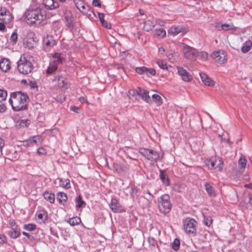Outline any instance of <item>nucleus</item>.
I'll return each mask as SVG.
<instances>
[{"label": "nucleus", "instance_id": "obj_1", "mask_svg": "<svg viewBox=\"0 0 252 252\" xmlns=\"http://www.w3.org/2000/svg\"><path fill=\"white\" fill-rule=\"evenodd\" d=\"M29 97L27 94L21 92H16L11 94L9 101L15 111L24 110L27 109Z\"/></svg>", "mask_w": 252, "mask_h": 252}, {"label": "nucleus", "instance_id": "obj_2", "mask_svg": "<svg viewBox=\"0 0 252 252\" xmlns=\"http://www.w3.org/2000/svg\"><path fill=\"white\" fill-rule=\"evenodd\" d=\"M24 15L26 22L30 25L39 24L46 18L45 11L39 7H30Z\"/></svg>", "mask_w": 252, "mask_h": 252}, {"label": "nucleus", "instance_id": "obj_3", "mask_svg": "<svg viewBox=\"0 0 252 252\" xmlns=\"http://www.w3.org/2000/svg\"><path fill=\"white\" fill-rule=\"evenodd\" d=\"M17 64V69L21 74H28L32 72L33 69L32 59L28 55H22Z\"/></svg>", "mask_w": 252, "mask_h": 252}, {"label": "nucleus", "instance_id": "obj_4", "mask_svg": "<svg viewBox=\"0 0 252 252\" xmlns=\"http://www.w3.org/2000/svg\"><path fill=\"white\" fill-rule=\"evenodd\" d=\"M65 61V55L62 53H54L51 54L49 65L46 70L47 74H51L55 72L58 66Z\"/></svg>", "mask_w": 252, "mask_h": 252}, {"label": "nucleus", "instance_id": "obj_5", "mask_svg": "<svg viewBox=\"0 0 252 252\" xmlns=\"http://www.w3.org/2000/svg\"><path fill=\"white\" fill-rule=\"evenodd\" d=\"M158 207L159 212L162 214H167L171 210L172 203L169 195L165 194L158 198Z\"/></svg>", "mask_w": 252, "mask_h": 252}, {"label": "nucleus", "instance_id": "obj_6", "mask_svg": "<svg viewBox=\"0 0 252 252\" xmlns=\"http://www.w3.org/2000/svg\"><path fill=\"white\" fill-rule=\"evenodd\" d=\"M182 51L184 57L189 60L194 61L198 57V51L193 47L188 46L184 43L182 44Z\"/></svg>", "mask_w": 252, "mask_h": 252}, {"label": "nucleus", "instance_id": "obj_7", "mask_svg": "<svg viewBox=\"0 0 252 252\" xmlns=\"http://www.w3.org/2000/svg\"><path fill=\"white\" fill-rule=\"evenodd\" d=\"M139 152L143 157L149 160L156 161L159 159V154L153 150L141 148L139 149Z\"/></svg>", "mask_w": 252, "mask_h": 252}, {"label": "nucleus", "instance_id": "obj_8", "mask_svg": "<svg viewBox=\"0 0 252 252\" xmlns=\"http://www.w3.org/2000/svg\"><path fill=\"white\" fill-rule=\"evenodd\" d=\"M184 230L189 234L193 233L196 231V221L193 219L187 218L183 222Z\"/></svg>", "mask_w": 252, "mask_h": 252}, {"label": "nucleus", "instance_id": "obj_9", "mask_svg": "<svg viewBox=\"0 0 252 252\" xmlns=\"http://www.w3.org/2000/svg\"><path fill=\"white\" fill-rule=\"evenodd\" d=\"M177 70L178 75L183 81L186 82H190L192 81L193 79L192 75L183 67L178 66Z\"/></svg>", "mask_w": 252, "mask_h": 252}, {"label": "nucleus", "instance_id": "obj_10", "mask_svg": "<svg viewBox=\"0 0 252 252\" xmlns=\"http://www.w3.org/2000/svg\"><path fill=\"white\" fill-rule=\"evenodd\" d=\"M56 43V40L51 35L47 34L43 38V46L45 51H47V48H51L53 47Z\"/></svg>", "mask_w": 252, "mask_h": 252}, {"label": "nucleus", "instance_id": "obj_11", "mask_svg": "<svg viewBox=\"0 0 252 252\" xmlns=\"http://www.w3.org/2000/svg\"><path fill=\"white\" fill-rule=\"evenodd\" d=\"M212 56L215 61L219 64H222L226 61L225 55L223 50L214 52Z\"/></svg>", "mask_w": 252, "mask_h": 252}, {"label": "nucleus", "instance_id": "obj_12", "mask_svg": "<svg viewBox=\"0 0 252 252\" xmlns=\"http://www.w3.org/2000/svg\"><path fill=\"white\" fill-rule=\"evenodd\" d=\"M186 32V29L181 26H172L168 30V33L173 36L177 35L179 33L183 34Z\"/></svg>", "mask_w": 252, "mask_h": 252}, {"label": "nucleus", "instance_id": "obj_13", "mask_svg": "<svg viewBox=\"0 0 252 252\" xmlns=\"http://www.w3.org/2000/svg\"><path fill=\"white\" fill-rule=\"evenodd\" d=\"M54 183L55 185L65 189H68L70 188V180L67 179L58 178L55 180Z\"/></svg>", "mask_w": 252, "mask_h": 252}, {"label": "nucleus", "instance_id": "obj_14", "mask_svg": "<svg viewBox=\"0 0 252 252\" xmlns=\"http://www.w3.org/2000/svg\"><path fill=\"white\" fill-rule=\"evenodd\" d=\"M54 81H58V85L60 88L66 89L68 88V82L65 78L61 75L55 76Z\"/></svg>", "mask_w": 252, "mask_h": 252}, {"label": "nucleus", "instance_id": "obj_15", "mask_svg": "<svg viewBox=\"0 0 252 252\" xmlns=\"http://www.w3.org/2000/svg\"><path fill=\"white\" fill-rule=\"evenodd\" d=\"M201 81L203 82V83L208 86H214L215 82V81L211 79L206 73L204 72H200L199 73Z\"/></svg>", "mask_w": 252, "mask_h": 252}, {"label": "nucleus", "instance_id": "obj_16", "mask_svg": "<svg viewBox=\"0 0 252 252\" xmlns=\"http://www.w3.org/2000/svg\"><path fill=\"white\" fill-rule=\"evenodd\" d=\"M238 172L242 174L247 165V160L244 156H241L238 161Z\"/></svg>", "mask_w": 252, "mask_h": 252}, {"label": "nucleus", "instance_id": "obj_17", "mask_svg": "<svg viewBox=\"0 0 252 252\" xmlns=\"http://www.w3.org/2000/svg\"><path fill=\"white\" fill-rule=\"evenodd\" d=\"M136 93L138 95H141L142 99L147 103L151 102V99L149 95V92L146 90H141L140 88H138L136 90Z\"/></svg>", "mask_w": 252, "mask_h": 252}, {"label": "nucleus", "instance_id": "obj_18", "mask_svg": "<svg viewBox=\"0 0 252 252\" xmlns=\"http://www.w3.org/2000/svg\"><path fill=\"white\" fill-rule=\"evenodd\" d=\"M43 3L46 8L53 9L59 7L56 0H43Z\"/></svg>", "mask_w": 252, "mask_h": 252}, {"label": "nucleus", "instance_id": "obj_19", "mask_svg": "<svg viewBox=\"0 0 252 252\" xmlns=\"http://www.w3.org/2000/svg\"><path fill=\"white\" fill-rule=\"evenodd\" d=\"M0 68L3 72H6L10 68V63L7 59H1L0 61Z\"/></svg>", "mask_w": 252, "mask_h": 252}, {"label": "nucleus", "instance_id": "obj_20", "mask_svg": "<svg viewBox=\"0 0 252 252\" xmlns=\"http://www.w3.org/2000/svg\"><path fill=\"white\" fill-rule=\"evenodd\" d=\"M109 206L111 210L114 213L119 212L121 210V206L119 203L118 200L115 198L111 199Z\"/></svg>", "mask_w": 252, "mask_h": 252}, {"label": "nucleus", "instance_id": "obj_21", "mask_svg": "<svg viewBox=\"0 0 252 252\" xmlns=\"http://www.w3.org/2000/svg\"><path fill=\"white\" fill-rule=\"evenodd\" d=\"M159 178L163 184L165 186H168L170 185V180L168 175L166 173L164 170H159Z\"/></svg>", "mask_w": 252, "mask_h": 252}, {"label": "nucleus", "instance_id": "obj_22", "mask_svg": "<svg viewBox=\"0 0 252 252\" xmlns=\"http://www.w3.org/2000/svg\"><path fill=\"white\" fill-rule=\"evenodd\" d=\"M8 234L11 238L16 239L21 236V232L18 228H13L8 231Z\"/></svg>", "mask_w": 252, "mask_h": 252}, {"label": "nucleus", "instance_id": "obj_23", "mask_svg": "<svg viewBox=\"0 0 252 252\" xmlns=\"http://www.w3.org/2000/svg\"><path fill=\"white\" fill-rule=\"evenodd\" d=\"M57 199L60 204L64 205L67 200V196L64 192H59L57 194Z\"/></svg>", "mask_w": 252, "mask_h": 252}, {"label": "nucleus", "instance_id": "obj_24", "mask_svg": "<svg viewBox=\"0 0 252 252\" xmlns=\"http://www.w3.org/2000/svg\"><path fill=\"white\" fill-rule=\"evenodd\" d=\"M216 27L219 30H224V31H228L230 30H235L236 29V27L233 25V24H224L221 25L220 27V24L217 23Z\"/></svg>", "mask_w": 252, "mask_h": 252}, {"label": "nucleus", "instance_id": "obj_25", "mask_svg": "<svg viewBox=\"0 0 252 252\" xmlns=\"http://www.w3.org/2000/svg\"><path fill=\"white\" fill-rule=\"evenodd\" d=\"M155 26L153 21L148 20L144 22L143 29L146 32H149L153 30Z\"/></svg>", "mask_w": 252, "mask_h": 252}, {"label": "nucleus", "instance_id": "obj_26", "mask_svg": "<svg viewBox=\"0 0 252 252\" xmlns=\"http://www.w3.org/2000/svg\"><path fill=\"white\" fill-rule=\"evenodd\" d=\"M252 42L251 40H248L243 43V46L242 47L241 50L244 53H246L249 52L252 47Z\"/></svg>", "mask_w": 252, "mask_h": 252}, {"label": "nucleus", "instance_id": "obj_27", "mask_svg": "<svg viewBox=\"0 0 252 252\" xmlns=\"http://www.w3.org/2000/svg\"><path fill=\"white\" fill-rule=\"evenodd\" d=\"M38 218L42 221H45L47 220L48 215L47 212L44 210H41L36 213Z\"/></svg>", "mask_w": 252, "mask_h": 252}, {"label": "nucleus", "instance_id": "obj_28", "mask_svg": "<svg viewBox=\"0 0 252 252\" xmlns=\"http://www.w3.org/2000/svg\"><path fill=\"white\" fill-rule=\"evenodd\" d=\"M205 186L206 190L210 196L213 197L216 196V193L214 188L209 183H206Z\"/></svg>", "mask_w": 252, "mask_h": 252}, {"label": "nucleus", "instance_id": "obj_29", "mask_svg": "<svg viewBox=\"0 0 252 252\" xmlns=\"http://www.w3.org/2000/svg\"><path fill=\"white\" fill-rule=\"evenodd\" d=\"M66 222L71 226H75L79 224L81 222V220L79 217L76 216L69 219L66 220Z\"/></svg>", "mask_w": 252, "mask_h": 252}, {"label": "nucleus", "instance_id": "obj_30", "mask_svg": "<svg viewBox=\"0 0 252 252\" xmlns=\"http://www.w3.org/2000/svg\"><path fill=\"white\" fill-rule=\"evenodd\" d=\"M43 196L45 199L51 203H53L55 201V194L53 193H49L48 191H45L43 193Z\"/></svg>", "mask_w": 252, "mask_h": 252}, {"label": "nucleus", "instance_id": "obj_31", "mask_svg": "<svg viewBox=\"0 0 252 252\" xmlns=\"http://www.w3.org/2000/svg\"><path fill=\"white\" fill-rule=\"evenodd\" d=\"M149 246L152 250L158 249L156 240L152 237H149L147 240Z\"/></svg>", "mask_w": 252, "mask_h": 252}, {"label": "nucleus", "instance_id": "obj_32", "mask_svg": "<svg viewBox=\"0 0 252 252\" xmlns=\"http://www.w3.org/2000/svg\"><path fill=\"white\" fill-rule=\"evenodd\" d=\"M31 137L32 138V141L33 145L35 144V145H38L41 144L42 140H43L42 138L41 137V136L39 135H38L33 136Z\"/></svg>", "mask_w": 252, "mask_h": 252}, {"label": "nucleus", "instance_id": "obj_33", "mask_svg": "<svg viewBox=\"0 0 252 252\" xmlns=\"http://www.w3.org/2000/svg\"><path fill=\"white\" fill-rule=\"evenodd\" d=\"M157 64L158 66L162 69L167 70L168 66L165 61L162 60L158 59L157 60Z\"/></svg>", "mask_w": 252, "mask_h": 252}, {"label": "nucleus", "instance_id": "obj_34", "mask_svg": "<svg viewBox=\"0 0 252 252\" xmlns=\"http://www.w3.org/2000/svg\"><path fill=\"white\" fill-rule=\"evenodd\" d=\"M217 157H212L211 158H210L209 160H207L206 161V164L208 165L210 164L211 167L212 168H215L216 169V163H217Z\"/></svg>", "mask_w": 252, "mask_h": 252}, {"label": "nucleus", "instance_id": "obj_35", "mask_svg": "<svg viewBox=\"0 0 252 252\" xmlns=\"http://www.w3.org/2000/svg\"><path fill=\"white\" fill-rule=\"evenodd\" d=\"M155 35L158 37H163L166 35V32L163 29H156Z\"/></svg>", "mask_w": 252, "mask_h": 252}, {"label": "nucleus", "instance_id": "obj_36", "mask_svg": "<svg viewBox=\"0 0 252 252\" xmlns=\"http://www.w3.org/2000/svg\"><path fill=\"white\" fill-rule=\"evenodd\" d=\"M12 19V16L11 13H9L7 14L6 15H4L3 17L0 18V20L1 21L5 23H9Z\"/></svg>", "mask_w": 252, "mask_h": 252}, {"label": "nucleus", "instance_id": "obj_37", "mask_svg": "<svg viewBox=\"0 0 252 252\" xmlns=\"http://www.w3.org/2000/svg\"><path fill=\"white\" fill-rule=\"evenodd\" d=\"M76 208H81L85 204V202L82 200V197L79 195L76 198Z\"/></svg>", "mask_w": 252, "mask_h": 252}, {"label": "nucleus", "instance_id": "obj_38", "mask_svg": "<svg viewBox=\"0 0 252 252\" xmlns=\"http://www.w3.org/2000/svg\"><path fill=\"white\" fill-rule=\"evenodd\" d=\"M23 228L24 229H25L26 230L32 231H33L35 229L36 225L34 224H32V223H29V224H25L23 226Z\"/></svg>", "mask_w": 252, "mask_h": 252}, {"label": "nucleus", "instance_id": "obj_39", "mask_svg": "<svg viewBox=\"0 0 252 252\" xmlns=\"http://www.w3.org/2000/svg\"><path fill=\"white\" fill-rule=\"evenodd\" d=\"M152 98L157 105H160L162 103L161 98L159 95L154 94L152 95Z\"/></svg>", "mask_w": 252, "mask_h": 252}, {"label": "nucleus", "instance_id": "obj_40", "mask_svg": "<svg viewBox=\"0 0 252 252\" xmlns=\"http://www.w3.org/2000/svg\"><path fill=\"white\" fill-rule=\"evenodd\" d=\"M180 242L179 239L176 238L172 244V247L173 249H174L175 251H177L180 248Z\"/></svg>", "mask_w": 252, "mask_h": 252}, {"label": "nucleus", "instance_id": "obj_41", "mask_svg": "<svg viewBox=\"0 0 252 252\" xmlns=\"http://www.w3.org/2000/svg\"><path fill=\"white\" fill-rule=\"evenodd\" d=\"M24 43L26 45V47L29 49L33 48L35 44L33 40L32 39H30V41L25 40Z\"/></svg>", "mask_w": 252, "mask_h": 252}, {"label": "nucleus", "instance_id": "obj_42", "mask_svg": "<svg viewBox=\"0 0 252 252\" xmlns=\"http://www.w3.org/2000/svg\"><path fill=\"white\" fill-rule=\"evenodd\" d=\"M217 163H216V169L220 171L222 168L223 161L219 157L217 158Z\"/></svg>", "mask_w": 252, "mask_h": 252}, {"label": "nucleus", "instance_id": "obj_43", "mask_svg": "<svg viewBox=\"0 0 252 252\" xmlns=\"http://www.w3.org/2000/svg\"><path fill=\"white\" fill-rule=\"evenodd\" d=\"M147 67L145 66L137 67L135 68V71L139 74H146Z\"/></svg>", "mask_w": 252, "mask_h": 252}, {"label": "nucleus", "instance_id": "obj_44", "mask_svg": "<svg viewBox=\"0 0 252 252\" xmlns=\"http://www.w3.org/2000/svg\"><path fill=\"white\" fill-rule=\"evenodd\" d=\"M198 56H199L202 61H206L208 58V54L205 51L198 52Z\"/></svg>", "mask_w": 252, "mask_h": 252}, {"label": "nucleus", "instance_id": "obj_45", "mask_svg": "<svg viewBox=\"0 0 252 252\" xmlns=\"http://www.w3.org/2000/svg\"><path fill=\"white\" fill-rule=\"evenodd\" d=\"M20 127H26L30 124V121L28 119L26 120H21L18 122Z\"/></svg>", "mask_w": 252, "mask_h": 252}, {"label": "nucleus", "instance_id": "obj_46", "mask_svg": "<svg viewBox=\"0 0 252 252\" xmlns=\"http://www.w3.org/2000/svg\"><path fill=\"white\" fill-rule=\"evenodd\" d=\"M7 96V92L5 90H0V102L4 100Z\"/></svg>", "mask_w": 252, "mask_h": 252}, {"label": "nucleus", "instance_id": "obj_47", "mask_svg": "<svg viewBox=\"0 0 252 252\" xmlns=\"http://www.w3.org/2000/svg\"><path fill=\"white\" fill-rule=\"evenodd\" d=\"M146 74L147 75L154 76L156 74V70L153 68H147L146 71Z\"/></svg>", "mask_w": 252, "mask_h": 252}, {"label": "nucleus", "instance_id": "obj_48", "mask_svg": "<svg viewBox=\"0 0 252 252\" xmlns=\"http://www.w3.org/2000/svg\"><path fill=\"white\" fill-rule=\"evenodd\" d=\"M212 220L211 217H204V222L206 226H209L212 223Z\"/></svg>", "mask_w": 252, "mask_h": 252}, {"label": "nucleus", "instance_id": "obj_49", "mask_svg": "<svg viewBox=\"0 0 252 252\" xmlns=\"http://www.w3.org/2000/svg\"><path fill=\"white\" fill-rule=\"evenodd\" d=\"M17 33L16 31H15L12 33L10 37V40L12 42L16 43L17 40Z\"/></svg>", "mask_w": 252, "mask_h": 252}, {"label": "nucleus", "instance_id": "obj_50", "mask_svg": "<svg viewBox=\"0 0 252 252\" xmlns=\"http://www.w3.org/2000/svg\"><path fill=\"white\" fill-rule=\"evenodd\" d=\"M74 3L76 7L79 9L80 7H82V4H84V1L82 0H74Z\"/></svg>", "mask_w": 252, "mask_h": 252}, {"label": "nucleus", "instance_id": "obj_51", "mask_svg": "<svg viewBox=\"0 0 252 252\" xmlns=\"http://www.w3.org/2000/svg\"><path fill=\"white\" fill-rule=\"evenodd\" d=\"M5 145V141L3 139L0 137V157L2 155V148Z\"/></svg>", "mask_w": 252, "mask_h": 252}, {"label": "nucleus", "instance_id": "obj_52", "mask_svg": "<svg viewBox=\"0 0 252 252\" xmlns=\"http://www.w3.org/2000/svg\"><path fill=\"white\" fill-rule=\"evenodd\" d=\"M24 145L25 146H27V147H30V146H33V144L32 143V138L31 137L24 142Z\"/></svg>", "mask_w": 252, "mask_h": 252}, {"label": "nucleus", "instance_id": "obj_53", "mask_svg": "<svg viewBox=\"0 0 252 252\" xmlns=\"http://www.w3.org/2000/svg\"><path fill=\"white\" fill-rule=\"evenodd\" d=\"M72 22V18L68 19L66 21V26L69 28H72L73 26Z\"/></svg>", "mask_w": 252, "mask_h": 252}, {"label": "nucleus", "instance_id": "obj_54", "mask_svg": "<svg viewBox=\"0 0 252 252\" xmlns=\"http://www.w3.org/2000/svg\"><path fill=\"white\" fill-rule=\"evenodd\" d=\"M6 238L3 234H0V244H3L6 243Z\"/></svg>", "mask_w": 252, "mask_h": 252}, {"label": "nucleus", "instance_id": "obj_55", "mask_svg": "<svg viewBox=\"0 0 252 252\" xmlns=\"http://www.w3.org/2000/svg\"><path fill=\"white\" fill-rule=\"evenodd\" d=\"M9 223L11 226V228H18V226L16 225L15 220H10L9 221Z\"/></svg>", "mask_w": 252, "mask_h": 252}, {"label": "nucleus", "instance_id": "obj_56", "mask_svg": "<svg viewBox=\"0 0 252 252\" xmlns=\"http://www.w3.org/2000/svg\"><path fill=\"white\" fill-rule=\"evenodd\" d=\"M101 24L103 27L106 28V29H109L111 28V25L110 23L106 22L104 20V22L101 23Z\"/></svg>", "mask_w": 252, "mask_h": 252}, {"label": "nucleus", "instance_id": "obj_57", "mask_svg": "<svg viewBox=\"0 0 252 252\" xmlns=\"http://www.w3.org/2000/svg\"><path fill=\"white\" fill-rule=\"evenodd\" d=\"M98 16L101 23L104 22V14L103 13L98 12Z\"/></svg>", "mask_w": 252, "mask_h": 252}, {"label": "nucleus", "instance_id": "obj_58", "mask_svg": "<svg viewBox=\"0 0 252 252\" xmlns=\"http://www.w3.org/2000/svg\"><path fill=\"white\" fill-rule=\"evenodd\" d=\"M37 153L40 155H45L46 153L45 150L42 147H40L38 149Z\"/></svg>", "mask_w": 252, "mask_h": 252}, {"label": "nucleus", "instance_id": "obj_59", "mask_svg": "<svg viewBox=\"0 0 252 252\" xmlns=\"http://www.w3.org/2000/svg\"><path fill=\"white\" fill-rule=\"evenodd\" d=\"M82 7H80V8L79 9V10L82 13H87V7L85 4V3H84L83 4H82Z\"/></svg>", "mask_w": 252, "mask_h": 252}, {"label": "nucleus", "instance_id": "obj_60", "mask_svg": "<svg viewBox=\"0 0 252 252\" xmlns=\"http://www.w3.org/2000/svg\"><path fill=\"white\" fill-rule=\"evenodd\" d=\"M137 94L136 93V90H129L128 91V95L129 96H130V95L132 96H134V95Z\"/></svg>", "mask_w": 252, "mask_h": 252}, {"label": "nucleus", "instance_id": "obj_61", "mask_svg": "<svg viewBox=\"0 0 252 252\" xmlns=\"http://www.w3.org/2000/svg\"><path fill=\"white\" fill-rule=\"evenodd\" d=\"M93 5L94 6H100V4L99 2V0H93Z\"/></svg>", "mask_w": 252, "mask_h": 252}, {"label": "nucleus", "instance_id": "obj_62", "mask_svg": "<svg viewBox=\"0 0 252 252\" xmlns=\"http://www.w3.org/2000/svg\"><path fill=\"white\" fill-rule=\"evenodd\" d=\"M6 110V107L3 104H0V112H3Z\"/></svg>", "mask_w": 252, "mask_h": 252}, {"label": "nucleus", "instance_id": "obj_63", "mask_svg": "<svg viewBox=\"0 0 252 252\" xmlns=\"http://www.w3.org/2000/svg\"><path fill=\"white\" fill-rule=\"evenodd\" d=\"M70 109L72 111L75 112L76 113H78V111L79 110V108L75 106H72L70 107Z\"/></svg>", "mask_w": 252, "mask_h": 252}, {"label": "nucleus", "instance_id": "obj_64", "mask_svg": "<svg viewBox=\"0 0 252 252\" xmlns=\"http://www.w3.org/2000/svg\"><path fill=\"white\" fill-rule=\"evenodd\" d=\"M72 18L71 17V13L70 12H67L65 14V19L66 20H67L68 19H71Z\"/></svg>", "mask_w": 252, "mask_h": 252}]
</instances>
